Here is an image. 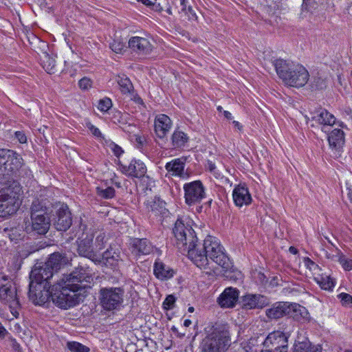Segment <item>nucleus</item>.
Wrapping results in <instances>:
<instances>
[{
  "label": "nucleus",
  "instance_id": "1",
  "mask_svg": "<svg viewBox=\"0 0 352 352\" xmlns=\"http://www.w3.org/2000/svg\"><path fill=\"white\" fill-rule=\"evenodd\" d=\"M197 243V238L194 230L177 219V252L186 256L198 267L205 269L209 261L204 250L203 243Z\"/></svg>",
  "mask_w": 352,
  "mask_h": 352
},
{
  "label": "nucleus",
  "instance_id": "2",
  "mask_svg": "<svg viewBox=\"0 0 352 352\" xmlns=\"http://www.w3.org/2000/svg\"><path fill=\"white\" fill-rule=\"evenodd\" d=\"M273 65L278 77L285 85L294 87L305 86L309 78L307 69L300 64H296L283 59H276Z\"/></svg>",
  "mask_w": 352,
  "mask_h": 352
},
{
  "label": "nucleus",
  "instance_id": "3",
  "mask_svg": "<svg viewBox=\"0 0 352 352\" xmlns=\"http://www.w3.org/2000/svg\"><path fill=\"white\" fill-rule=\"evenodd\" d=\"M231 344L230 334L226 324L215 323L200 344L201 352H226Z\"/></svg>",
  "mask_w": 352,
  "mask_h": 352
},
{
  "label": "nucleus",
  "instance_id": "4",
  "mask_svg": "<svg viewBox=\"0 0 352 352\" xmlns=\"http://www.w3.org/2000/svg\"><path fill=\"white\" fill-rule=\"evenodd\" d=\"M21 187L16 181H12L8 187L0 191V217L6 218L19 208L21 201L20 195Z\"/></svg>",
  "mask_w": 352,
  "mask_h": 352
},
{
  "label": "nucleus",
  "instance_id": "5",
  "mask_svg": "<svg viewBox=\"0 0 352 352\" xmlns=\"http://www.w3.org/2000/svg\"><path fill=\"white\" fill-rule=\"evenodd\" d=\"M203 248L206 252L207 258H210L221 266L226 272L231 267L229 258L223 251V247L217 239L212 236H208L203 243Z\"/></svg>",
  "mask_w": 352,
  "mask_h": 352
},
{
  "label": "nucleus",
  "instance_id": "6",
  "mask_svg": "<svg viewBox=\"0 0 352 352\" xmlns=\"http://www.w3.org/2000/svg\"><path fill=\"white\" fill-rule=\"evenodd\" d=\"M203 248L206 252L207 258H210L221 266L226 272L231 267L229 258L223 251V247L217 239L212 236H208L203 243Z\"/></svg>",
  "mask_w": 352,
  "mask_h": 352
},
{
  "label": "nucleus",
  "instance_id": "7",
  "mask_svg": "<svg viewBox=\"0 0 352 352\" xmlns=\"http://www.w3.org/2000/svg\"><path fill=\"white\" fill-rule=\"evenodd\" d=\"M21 155L12 150H0V176L6 181L15 175L23 164Z\"/></svg>",
  "mask_w": 352,
  "mask_h": 352
},
{
  "label": "nucleus",
  "instance_id": "8",
  "mask_svg": "<svg viewBox=\"0 0 352 352\" xmlns=\"http://www.w3.org/2000/svg\"><path fill=\"white\" fill-rule=\"evenodd\" d=\"M124 290L122 287H102L99 291L100 306L106 311L119 309L124 300Z\"/></svg>",
  "mask_w": 352,
  "mask_h": 352
},
{
  "label": "nucleus",
  "instance_id": "9",
  "mask_svg": "<svg viewBox=\"0 0 352 352\" xmlns=\"http://www.w3.org/2000/svg\"><path fill=\"white\" fill-rule=\"evenodd\" d=\"M94 272L89 265L80 264L63 278L66 280L67 285L85 286V289L87 292V289L91 288L90 284L94 281Z\"/></svg>",
  "mask_w": 352,
  "mask_h": 352
},
{
  "label": "nucleus",
  "instance_id": "10",
  "mask_svg": "<svg viewBox=\"0 0 352 352\" xmlns=\"http://www.w3.org/2000/svg\"><path fill=\"white\" fill-rule=\"evenodd\" d=\"M0 302L7 305L11 309L19 306L16 288L7 276L0 273Z\"/></svg>",
  "mask_w": 352,
  "mask_h": 352
},
{
  "label": "nucleus",
  "instance_id": "11",
  "mask_svg": "<svg viewBox=\"0 0 352 352\" xmlns=\"http://www.w3.org/2000/svg\"><path fill=\"white\" fill-rule=\"evenodd\" d=\"M300 311L301 315L307 314L305 307L296 304H290L287 302H276L265 311L266 316L270 319H278L285 316H289L292 314V311Z\"/></svg>",
  "mask_w": 352,
  "mask_h": 352
},
{
  "label": "nucleus",
  "instance_id": "12",
  "mask_svg": "<svg viewBox=\"0 0 352 352\" xmlns=\"http://www.w3.org/2000/svg\"><path fill=\"white\" fill-rule=\"evenodd\" d=\"M52 286L47 283L30 280L29 285V298L35 305H41L51 299Z\"/></svg>",
  "mask_w": 352,
  "mask_h": 352
},
{
  "label": "nucleus",
  "instance_id": "13",
  "mask_svg": "<svg viewBox=\"0 0 352 352\" xmlns=\"http://www.w3.org/2000/svg\"><path fill=\"white\" fill-rule=\"evenodd\" d=\"M31 221L25 222V230L27 233L45 235L51 226L50 214L30 216Z\"/></svg>",
  "mask_w": 352,
  "mask_h": 352
},
{
  "label": "nucleus",
  "instance_id": "14",
  "mask_svg": "<svg viewBox=\"0 0 352 352\" xmlns=\"http://www.w3.org/2000/svg\"><path fill=\"white\" fill-rule=\"evenodd\" d=\"M184 191L185 202L189 206L200 203L206 197L205 188L199 180L186 183Z\"/></svg>",
  "mask_w": 352,
  "mask_h": 352
},
{
  "label": "nucleus",
  "instance_id": "15",
  "mask_svg": "<svg viewBox=\"0 0 352 352\" xmlns=\"http://www.w3.org/2000/svg\"><path fill=\"white\" fill-rule=\"evenodd\" d=\"M288 337L280 331H274L268 334L263 342L265 350L287 352Z\"/></svg>",
  "mask_w": 352,
  "mask_h": 352
},
{
  "label": "nucleus",
  "instance_id": "16",
  "mask_svg": "<svg viewBox=\"0 0 352 352\" xmlns=\"http://www.w3.org/2000/svg\"><path fill=\"white\" fill-rule=\"evenodd\" d=\"M93 239L94 236L92 234L82 233V236L76 241L78 246L77 252L80 256L88 258L93 262L96 263L100 261V260L98 259V255L94 251Z\"/></svg>",
  "mask_w": 352,
  "mask_h": 352
},
{
  "label": "nucleus",
  "instance_id": "17",
  "mask_svg": "<svg viewBox=\"0 0 352 352\" xmlns=\"http://www.w3.org/2000/svg\"><path fill=\"white\" fill-rule=\"evenodd\" d=\"M69 289L67 287L63 286L62 280L56 285H52V293L51 294V300L58 307L63 309H67L74 307V302L72 301L67 302V296Z\"/></svg>",
  "mask_w": 352,
  "mask_h": 352
},
{
  "label": "nucleus",
  "instance_id": "18",
  "mask_svg": "<svg viewBox=\"0 0 352 352\" xmlns=\"http://www.w3.org/2000/svg\"><path fill=\"white\" fill-rule=\"evenodd\" d=\"M72 223V214L67 205H61L56 212L54 226L57 230L66 231Z\"/></svg>",
  "mask_w": 352,
  "mask_h": 352
},
{
  "label": "nucleus",
  "instance_id": "19",
  "mask_svg": "<svg viewBox=\"0 0 352 352\" xmlns=\"http://www.w3.org/2000/svg\"><path fill=\"white\" fill-rule=\"evenodd\" d=\"M245 309H261L268 305L267 298L260 294H246L241 299Z\"/></svg>",
  "mask_w": 352,
  "mask_h": 352
},
{
  "label": "nucleus",
  "instance_id": "20",
  "mask_svg": "<svg viewBox=\"0 0 352 352\" xmlns=\"http://www.w3.org/2000/svg\"><path fill=\"white\" fill-rule=\"evenodd\" d=\"M122 172L131 177L142 178L146 173L145 164L140 160H133L128 166L121 165Z\"/></svg>",
  "mask_w": 352,
  "mask_h": 352
},
{
  "label": "nucleus",
  "instance_id": "21",
  "mask_svg": "<svg viewBox=\"0 0 352 352\" xmlns=\"http://www.w3.org/2000/svg\"><path fill=\"white\" fill-rule=\"evenodd\" d=\"M130 245L131 253L136 256L148 255L153 251V245L146 239H132Z\"/></svg>",
  "mask_w": 352,
  "mask_h": 352
},
{
  "label": "nucleus",
  "instance_id": "22",
  "mask_svg": "<svg viewBox=\"0 0 352 352\" xmlns=\"http://www.w3.org/2000/svg\"><path fill=\"white\" fill-rule=\"evenodd\" d=\"M311 120L316 124L321 125V129L324 132H327L326 129L335 124L336 120L333 114L324 109H320L314 112L312 114Z\"/></svg>",
  "mask_w": 352,
  "mask_h": 352
},
{
  "label": "nucleus",
  "instance_id": "23",
  "mask_svg": "<svg viewBox=\"0 0 352 352\" xmlns=\"http://www.w3.org/2000/svg\"><path fill=\"white\" fill-rule=\"evenodd\" d=\"M62 282L63 283V286L67 287L69 289V292H67L68 294V296H67V302L69 301H72L74 307L83 302L87 293L86 292V289H85V286H76L75 285L68 286L67 285L66 280L65 278H62Z\"/></svg>",
  "mask_w": 352,
  "mask_h": 352
},
{
  "label": "nucleus",
  "instance_id": "24",
  "mask_svg": "<svg viewBox=\"0 0 352 352\" xmlns=\"http://www.w3.org/2000/svg\"><path fill=\"white\" fill-rule=\"evenodd\" d=\"M172 126V121L165 114H160L155 117L154 130L157 138H163L168 133Z\"/></svg>",
  "mask_w": 352,
  "mask_h": 352
},
{
  "label": "nucleus",
  "instance_id": "25",
  "mask_svg": "<svg viewBox=\"0 0 352 352\" xmlns=\"http://www.w3.org/2000/svg\"><path fill=\"white\" fill-rule=\"evenodd\" d=\"M54 272L52 270L45 264L43 267H34L30 272V279L32 281L43 283V284L47 283L51 285L50 279L52 278Z\"/></svg>",
  "mask_w": 352,
  "mask_h": 352
},
{
  "label": "nucleus",
  "instance_id": "26",
  "mask_svg": "<svg viewBox=\"0 0 352 352\" xmlns=\"http://www.w3.org/2000/svg\"><path fill=\"white\" fill-rule=\"evenodd\" d=\"M239 298V291L236 288L228 287L218 298V302L221 307H233Z\"/></svg>",
  "mask_w": 352,
  "mask_h": 352
},
{
  "label": "nucleus",
  "instance_id": "27",
  "mask_svg": "<svg viewBox=\"0 0 352 352\" xmlns=\"http://www.w3.org/2000/svg\"><path fill=\"white\" fill-rule=\"evenodd\" d=\"M100 261L96 263H103L106 266L114 267L121 259L119 249L114 250L112 247L107 249L101 256H98Z\"/></svg>",
  "mask_w": 352,
  "mask_h": 352
},
{
  "label": "nucleus",
  "instance_id": "28",
  "mask_svg": "<svg viewBox=\"0 0 352 352\" xmlns=\"http://www.w3.org/2000/svg\"><path fill=\"white\" fill-rule=\"evenodd\" d=\"M234 204L238 207L248 206L252 202V197L248 188L243 186H237L232 193Z\"/></svg>",
  "mask_w": 352,
  "mask_h": 352
},
{
  "label": "nucleus",
  "instance_id": "29",
  "mask_svg": "<svg viewBox=\"0 0 352 352\" xmlns=\"http://www.w3.org/2000/svg\"><path fill=\"white\" fill-rule=\"evenodd\" d=\"M129 47L138 54H147L151 51V44L148 40L140 36L131 37L129 41Z\"/></svg>",
  "mask_w": 352,
  "mask_h": 352
},
{
  "label": "nucleus",
  "instance_id": "30",
  "mask_svg": "<svg viewBox=\"0 0 352 352\" xmlns=\"http://www.w3.org/2000/svg\"><path fill=\"white\" fill-rule=\"evenodd\" d=\"M328 142L331 148L339 153L345 142L343 131L340 129H333L328 135Z\"/></svg>",
  "mask_w": 352,
  "mask_h": 352
},
{
  "label": "nucleus",
  "instance_id": "31",
  "mask_svg": "<svg viewBox=\"0 0 352 352\" xmlns=\"http://www.w3.org/2000/svg\"><path fill=\"white\" fill-rule=\"evenodd\" d=\"M145 205L147 210L153 212L155 216H166L168 213L165 207L166 203L159 197H155L147 200Z\"/></svg>",
  "mask_w": 352,
  "mask_h": 352
},
{
  "label": "nucleus",
  "instance_id": "32",
  "mask_svg": "<svg viewBox=\"0 0 352 352\" xmlns=\"http://www.w3.org/2000/svg\"><path fill=\"white\" fill-rule=\"evenodd\" d=\"M68 261V258L64 254L54 252L50 255L45 264L54 272H57L63 265L67 264Z\"/></svg>",
  "mask_w": 352,
  "mask_h": 352
},
{
  "label": "nucleus",
  "instance_id": "33",
  "mask_svg": "<svg viewBox=\"0 0 352 352\" xmlns=\"http://www.w3.org/2000/svg\"><path fill=\"white\" fill-rule=\"evenodd\" d=\"M116 81L120 86V91L122 94H131L133 91V85L125 74L118 75Z\"/></svg>",
  "mask_w": 352,
  "mask_h": 352
},
{
  "label": "nucleus",
  "instance_id": "34",
  "mask_svg": "<svg viewBox=\"0 0 352 352\" xmlns=\"http://www.w3.org/2000/svg\"><path fill=\"white\" fill-rule=\"evenodd\" d=\"M31 216H36V214H47L49 212V208L46 206L44 200L38 199H34L31 205Z\"/></svg>",
  "mask_w": 352,
  "mask_h": 352
},
{
  "label": "nucleus",
  "instance_id": "35",
  "mask_svg": "<svg viewBox=\"0 0 352 352\" xmlns=\"http://www.w3.org/2000/svg\"><path fill=\"white\" fill-rule=\"evenodd\" d=\"M189 157L182 156L177 158V177L182 179H187L191 175L192 172L187 168L185 169L186 162L188 161Z\"/></svg>",
  "mask_w": 352,
  "mask_h": 352
},
{
  "label": "nucleus",
  "instance_id": "36",
  "mask_svg": "<svg viewBox=\"0 0 352 352\" xmlns=\"http://www.w3.org/2000/svg\"><path fill=\"white\" fill-rule=\"evenodd\" d=\"M187 3V0H180V6L182 7L179 12L180 17L183 18L184 20H195L197 19L196 14L191 6H188V9L186 8Z\"/></svg>",
  "mask_w": 352,
  "mask_h": 352
},
{
  "label": "nucleus",
  "instance_id": "37",
  "mask_svg": "<svg viewBox=\"0 0 352 352\" xmlns=\"http://www.w3.org/2000/svg\"><path fill=\"white\" fill-rule=\"evenodd\" d=\"M154 274L158 278H168L173 276V272L165 269L162 263L155 262L154 265Z\"/></svg>",
  "mask_w": 352,
  "mask_h": 352
},
{
  "label": "nucleus",
  "instance_id": "38",
  "mask_svg": "<svg viewBox=\"0 0 352 352\" xmlns=\"http://www.w3.org/2000/svg\"><path fill=\"white\" fill-rule=\"evenodd\" d=\"M41 61L43 69L47 73L52 74L55 72L56 61L53 58L50 57L48 54H43V56L41 58Z\"/></svg>",
  "mask_w": 352,
  "mask_h": 352
},
{
  "label": "nucleus",
  "instance_id": "39",
  "mask_svg": "<svg viewBox=\"0 0 352 352\" xmlns=\"http://www.w3.org/2000/svg\"><path fill=\"white\" fill-rule=\"evenodd\" d=\"M315 280L320 286V287L325 290L331 289L334 286L333 280L329 276H320L314 278Z\"/></svg>",
  "mask_w": 352,
  "mask_h": 352
},
{
  "label": "nucleus",
  "instance_id": "40",
  "mask_svg": "<svg viewBox=\"0 0 352 352\" xmlns=\"http://www.w3.org/2000/svg\"><path fill=\"white\" fill-rule=\"evenodd\" d=\"M165 168L167 170V173L165 175V179H169L171 183L175 184L176 183L173 179V177L176 176V159L166 163ZM165 182H166L167 184L170 185L167 179H166Z\"/></svg>",
  "mask_w": 352,
  "mask_h": 352
},
{
  "label": "nucleus",
  "instance_id": "41",
  "mask_svg": "<svg viewBox=\"0 0 352 352\" xmlns=\"http://www.w3.org/2000/svg\"><path fill=\"white\" fill-rule=\"evenodd\" d=\"M311 346V342L307 340L297 341L294 344L293 352H310Z\"/></svg>",
  "mask_w": 352,
  "mask_h": 352
},
{
  "label": "nucleus",
  "instance_id": "42",
  "mask_svg": "<svg viewBox=\"0 0 352 352\" xmlns=\"http://www.w3.org/2000/svg\"><path fill=\"white\" fill-rule=\"evenodd\" d=\"M96 192L99 197L103 199H109L115 197L116 190L113 187H107L105 189L97 187Z\"/></svg>",
  "mask_w": 352,
  "mask_h": 352
},
{
  "label": "nucleus",
  "instance_id": "43",
  "mask_svg": "<svg viewBox=\"0 0 352 352\" xmlns=\"http://www.w3.org/2000/svg\"><path fill=\"white\" fill-rule=\"evenodd\" d=\"M67 346L72 352H89V348L78 342H67Z\"/></svg>",
  "mask_w": 352,
  "mask_h": 352
},
{
  "label": "nucleus",
  "instance_id": "44",
  "mask_svg": "<svg viewBox=\"0 0 352 352\" xmlns=\"http://www.w3.org/2000/svg\"><path fill=\"white\" fill-rule=\"evenodd\" d=\"M303 263L305 266L309 270L314 274L319 275V272L321 270L318 265L311 261L309 257H305L303 258Z\"/></svg>",
  "mask_w": 352,
  "mask_h": 352
},
{
  "label": "nucleus",
  "instance_id": "45",
  "mask_svg": "<svg viewBox=\"0 0 352 352\" xmlns=\"http://www.w3.org/2000/svg\"><path fill=\"white\" fill-rule=\"evenodd\" d=\"M120 127L122 128L123 131L129 134L131 138L133 137V135H135L140 131L138 127L133 124L122 123Z\"/></svg>",
  "mask_w": 352,
  "mask_h": 352
},
{
  "label": "nucleus",
  "instance_id": "46",
  "mask_svg": "<svg viewBox=\"0 0 352 352\" xmlns=\"http://www.w3.org/2000/svg\"><path fill=\"white\" fill-rule=\"evenodd\" d=\"M112 107V101L109 98H104L99 100L98 109L100 111L107 112Z\"/></svg>",
  "mask_w": 352,
  "mask_h": 352
},
{
  "label": "nucleus",
  "instance_id": "47",
  "mask_svg": "<svg viewBox=\"0 0 352 352\" xmlns=\"http://www.w3.org/2000/svg\"><path fill=\"white\" fill-rule=\"evenodd\" d=\"M175 298L173 295L168 296L163 302V307L165 310L171 311L175 307Z\"/></svg>",
  "mask_w": 352,
  "mask_h": 352
},
{
  "label": "nucleus",
  "instance_id": "48",
  "mask_svg": "<svg viewBox=\"0 0 352 352\" xmlns=\"http://www.w3.org/2000/svg\"><path fill=\"white\" fill-rule=\"evenodd\" d=\"M339 263L346 271H350L352 270V260L346 258L345 256L342 255L339 258Z\"/></svg>",
  "mask_w": 352,
  "mask_h": 352
},
{
  "label": "nucleus",
  "instance_id": "49",
  "mask_svg": "<svg viewBox=\"0 0 352 352\" xmlns=\"http://www.w3.org/2000/svg\"><path fill=\"white\" fill-rule=\"evenodd\" d=\"M187 134L182 131H177V148H184L188 141Z\"/></svg>",
  "mask_w": 352,
  "mask_h": 352
},
{
  "label": "nucleus",
  "instance_id": "50",
  "mask_svg": "<svg viewBox=\"0 0 352 352\" xmlns=\"http://www.w3.org/2000/svg\"><path fill=\"white\" fill-rule=\"evenodd\" d=\"M138 1L142 3L145 6L151 7L155 11H160L161 10L160 5L157 3V0H138Z\"/></svg>",
  "mask_w": 352,
  "mask_h": 352
},
{
  "label": "nucleus",
  "instance_id": "51",
  "mask_svg": "<svg viewBox=\"0 0 352 352\" xmlns=\"http://www.w3.org/2000/svg\"><path fill=\"white\" fill-rule=\"evenodd\" d=\"M340 299L342 304L344 306L352 305V296L346 293H341L338 296Z\"/></svg>",
  "mask_w": 352,
  "mask_h": 352
},
{
  "label": "nucleus",
  "instance_id": "52",
  "mask_svg": "<svg viewBox=\"0 0 352 352\" xmlns=\"http://www.w3.org/2000/svg\"><path fill=\"white\" fill-rule=\"evenodd\" d=\"M124 47V45L122 42L116 40H114L112 43H110V48L112 50V51L117 54L121 53Z\"/></svg>",
  "mask_w": 352,
  "mask_h": 352
},
{
  "label": "nucleus",
  "instance_id": "53",
  "mask_svg": "<svg viewBox=\"0 0 352 352\" xmlns=\"http://www.w3.org/2000/svg\"><path fill=\"white\" fill-rule=\"evenodd\" d=\"M254 278L256 282L260 285H265L267 282L265 275L261 272H256L254 274Z\"/></svg>",
  "mask_w": 352,
  "mask_h": 352
},
{
  "label": "nucleus",
  "instance_id": "54",
  "mask_svg": "<svg viewBox=\"0 0 352 352\" xmlns=\"http://www.w3.org/2000/svg\"><path fill=\"white\" fill-rule=\"evenodd\" d=\"M131 140H134L136 146L139 148H142L145 142V138L141 136L139 133L133 135V137L131 138Z\"/></svg>",
  "mask_w": 352,
  "mask_h": 352
},
{
  "label": "nucleus",
  "instance_id": "55",
  "mask_svg": "<svg viewBox=\"0 0 352 352\" xmlns=\"http://www.w3.org/2000/svg\"><path fill=\"white\" fill-rule=\"evenodd\" d=\"M78 85L80 89H88L91 87V81L89 78L84 77L79 80Z\"/></svg>",
  "mask_w": 352,
  "mask_h": 352
},
{
  "label": "nucleus",
  "instance_id": "56",
  "mask_svg": "<svg viewBox=\"0 0 352 352\" xmlns=\"http://www.w3.org/2000/svg\"><path fill=\"white\" fill-rule=\"evenodd\" d=\"M109 147L116 157H120V155L123 153L122 148L114 142L110 143Z\"/></svg>",
  "mask_w": 352,
  "mask_h": 352
},
{
  "label": "nucleus",
  "instance_id": "57",
  "mask_svg": "<svg viewBox=\"0 0 352 352\" xmlns=\"http://www.w3.org/2000/svg\"><path fill=\"white\" fill-rule=\"evenodd\" d=\"M314 85L313 87H315L316 89H322L326 87V82L324 79L317 77L314 78Z\"/></svg>",
  "mask_w": 352,
  "mask_h": 352
},
{
  "label": "nucleus",
  "instance_id": "58",
  "mask_svg": "<svg viewBox=\"0 0 352 352\" xmlns=\"http://www.w3.org/2000/svg\"><path fill=\"white\" fill-rule=\"evenodd\" d=\"M289 316H290L291 317H293L294 319H296L297 320H300L301 319L305 320V319L308 318L309 313L307 311L306 316L305 315L304 316V315H301L300 311H297V310H296V311H292V314H289Z\"/></svg>",
  "mask_w": 352,
  "mask_h": 352
},
{
  "label": "nucleus",
  "instance_id": "59",
  "mask_svg": "<svg viewBox=\"0 0 352 352\" xmlns=\"http://www.w3.org/2000/svg\"><path fill=\"white\" fill-rule=\"evenodd\" d=\"M87 127L90 130L91 133L97 138H103L102 135L97 127L91 124V123L87 124Z\"/></svg>",
  "mask_w": 352,
  "mask_h": 352
},
{
  "label": "nucleus",
  "instance_id": "60",
  "mask_svg": "<svg viewBox=\"0 0 352 352\" xmlns=\"http://www.w3.org/2000/svg\"><path fill=\"white\" fill-rule=\"evenodd\" d=\"M9 342L10 345L13 351H14L15 352H22L20 344L16 342V340L14 338H10L9 339Z\"/></svg>",
  "mask_w": 352,
  "mask_h": 352
},
{
  "label": "nucleus",
  "instance_id": "61",
  "mask_svg": "<svg viewBox=\"0 0 352 352\" xmlns=\"http://www.w3.org/2000/svg\"><path fill=\"white\" fill-rule=\"evenodd\" d=\"M15 138L19 140V142L21 144L26 143L27 137L25 133L22 131H16L14 133Z\"/></svg>",
  "mask_w": 352,
  "mask_h": 352
},
{
  "label": "nucleus",
  "instance_id": "62",
  "mask_svg": "<svg viewBox=\"0 0 352 352\" xmlns=\"http://www.w3.org/2000/svg\"><path fill=\"white\" fill-rule=\"evenodd\" d=\"M104 236L102 235V234H99L97 237H96V247L98 248V249L99 250H102L103 248H104Z\"/></svg>",
  "mask_w": 352,
  "mask_h": 352
},
{
  "label": "nucleus",
  "instance_id": "63",
  "mask_svg": "<svg viewBox=\"0 0 352 352\" xmlns=\"http://www.w3.org/2000/svg\"><path fill=\"white\" fill-rule=\"evenodd\" d=\"M129 94L131 95V99L136 104H143L142 99L137 94L134 93V90Z\"/></svg>",
  "mask_w": 352,
  "mask_h": 352
},
{
  "label": "nucleus",
  "instance_id": "64",
  "mask_svg": "<svg viewBox=\"0 0 352 352\" xmlns=\"http://www.w3.org/2000/svg\"><path fill=\"white\" fill-rule=\"evenodd\" d=\"M312 0H303L302 4V10H307V12L311 11V2Z\"/></svg>",
  "mask_w": 352,
  "mask_h": 352
}]
</instances>
